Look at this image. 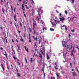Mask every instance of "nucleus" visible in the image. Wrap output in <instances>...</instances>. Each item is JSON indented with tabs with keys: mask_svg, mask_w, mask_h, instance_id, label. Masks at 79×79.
<instances>
[{
	"mask_svg": "<svg viewBox=\"0 0 79 79\" xmlns=\"http://www.w3.org/2000/svg\"><path fill=\"white\" fill-rule=\"evenodd\" d=\"M65 42L64 41H63L62 42V45L64 47H66V49L67 50V52H69V51L67 50H70L71 49V48H73V51L72 52V54L71 56H72L73 55V57H74V54H73V53H74V47H73V45L72 44L71 46H69L68 45H65L64 44H65Z\"/></svg>",
	"mask_w": 79,
	"mask_h": 79,
	"instance_id": "obj_1",
	"label": "nucleus"
},
{
	"mask_svg": "<svg viewBox=\"0 0 79 79\" xmlns=\"http://www.w3.org/2000/svg\"><path fill=\"white\" fill-rule=\"evenodd\" d=\"M51 23L52 25V27H55L56 24H58V23L60 24L59 20H56L57 19L56 17H55L53 19L52 18Z\"/></svg>",
	"mask_w": 79,
	"mask_h": 79,
	"instance_id": "obj_2",
	"label": "nucleus"
},
{
	"mask_svg": "<svg viewBox=\"0 0 79 79\" xmlns=\"http://www.w3.org/2000/svg\"><path fill=\"white\" fill-rule=\"evenodd\" d=\"M38 13L39 16H36V19L38 22H39L40 19H41V15H42L43 13V11L40 8H39L38 9Z\"/></svg>",
	"mask_w": 79,
	"mask_h": 79,
	"instance_id": "obj_3",
	"label": "nucleus"
},
{
	"mask_svg": "<svg viewBox=\"0 0 79 79\" xmlns=\"http://www.w3.org/2000/svg\"><path fill=\"white\" fill-rule=\"evenodd\" d=\"M33 30L35 29V25H36V23L35 22V21L34 20V19H33Z\"/></svg>",
	"mask_w": 79,
	"mask_h": 79,
	"instance_id": "obj_4",
	"label": "nucleus"
},
{
	"mask_svg": "<svg viewBox=\"0 0 79 79\" xmlns=\"http://www.w3.org/2000/svg\"><path fill=\"white\" fill-rule=\"evenodd\" d=\"M37 53H38L39 55H40L39 57H40V58H41V60L40 61V63H42L41 61L42 60V54H40V52H38Z\"/></svg>",
	"mask_w": 79,
	"mask_h": 79,
	"instance_id": "obj_5",
	"label": "nucleus"
},
{
	"mask_svg": "<svg viewBox=\"0 0 79 79\" xmlns=\"http://www.w3.org/2000/svg\"><path fill=\"white\" fill-rule=\"evenodd\" d=\"M59 19H60V21H61L62 22L64 21L65 20V18L63 16L62 18H59Z\"/></svg>",
	"mask_w": 79,
	"mask_h": 79,
	"instance_id": "obj_6",
	"label": "nucleus"
},
{
	"mask_svg": "<svg viewBox=\"0 0 79 79\" xmlns=\"http://www.w3.org/2000/svg\"><path fill=\"white\" fill-rule=\"evenodd\" d=\"M64 58H66V55L67 52L64 49Z\"/></svg>",
	"mask_w": 79,
	"mask_h": 79,
	"instance_id": "obj_7",
	"label": "nucleus"
},
{
	"mask_svg": "<svg viewBox=\"0 0 79 79\" xmlns=\"http://www.w3.org/2000/svg\"><path fill=\"white\" fill-rule=\"evenodd\" d=\"M56 74L57 76V77L58 79H60V73H56Z\"/></svg>",
	"mask_w": 79,
	"mask_h": 79,
	"instance_id": "obj_8",
	"label": "nucleus"
},
{
	"mask_svg": "<svg viewBox=\"0 0 79 79\" xmlns=\"http://www.w3.org/2000/svg\"><path fill=\"white\" fill-rule=\"evenodd\" d=\"M72 74H73V76H76L77 75L76 74V72H74Z\"/></svg>",
	"mask_w": 79,
	"mask_h": 79,
	"instance_id": "obj_9",
	"label": "nucleus"
},
{
	"mask_svg": "<svg viewBox=\"0 0 79 79\" xmlns=\"http://www.w3.org/2000/svg\"><path fill=\"white\" fill-rule=\"evenodd\" d=\"M24 48L25 49L26 51H27V52H29V51H28V48H26V46L24 47Z\"/></svg>",
	"mask_w": 79,
	"mask_h": 79,
	"instance_id": "obj_10",
	"label": "nucleus"
},
{
	"mask_svg": "<svg viewBox=\"0 0 79 79\" xmlns=\"http://www.w3.org/2000/svg\"><path fill=\"white\" fill-rule=\"evenodd\" d=\"M55 64L56 65V66H55V69H56L57 70V69H58V68H58V66H57V65H56V63H55Z\"/></svg>",
	"mask_w": 79,
	"mask_h": 79,
	"instance_id": "obj_11",
	"label": "nucleus"
},
{
	"mask_svg": "<svg viewBox=\"0 0 79 79\" xmlns=\"http://www.w3.org/2000/svg\"><path fill=\"white\" fill-rule=\"evenodd\" d=\"M4 55H5L6 57L7 58V54H6V51H4Z\"/></svg>",
	"mask_w": 79,
	"mask_h": 79,
	"instance_id": "obj_12",
	"label": "nucleus"
},
{
	"mask_svg": "<svg viewBox=\"0 0 79 79\" xmlns=\"http://www.w3.org/2000/svg\"><path fill=\"white\" fill-rule=\"evenodd\" d=\"M22 9H23V11H24V4H22Z\"/></svg>",
	"mask_w": 79,
	"mask_h": 79,
	"instance_id": "obj_13",
	"label": "nucleus"
},
{
	"mask_svg": "<svg viewBox=\"0 0 79 79\" xmlns=\"http://www.w3.org/2000/svg\"><path fill=\"white\" fill-rule=\"evenodd\" d=\"M1 66L2 67V68L3 71H5V70H4V67H3V65L2 64H1Z\"/></svg>",
	"mask_w": 79,
	"mask_h": 79,
	"instance_id": "obj_14",
	"label": "nucleus"
},
{
	"mask_svg": "<svg viewBox=\"0 0 79 79\" xmlns=\"http://www.w3.org/2000/svg\"><path fill=\"white\" fill-rule=\"evenodd\" d=\"M20 37L21 38V39H20V40H21V41H22V42H23V41H24V40H23V38L22 37V36H20Z\"/></svg>",
	"mask_w": 79,
	"mask_h": 79,
	"instance_id": "obj_15",
	"label": "nucleus"
},
{
	"mask_svg": "<svg viewBox=\"0 0 79 79\" xmlns=\"http://www.w3.org/2000/svg\"><path fill=\"white\" fill-rule=\"evenodd\" d=\"M47 60H48V59H49V56H48V54H47Z\"/></svg>",
	"mask_w": 79,
	"mask_h": 79,
	"instance_id": "obj_16",
	"label": "nucleus"
},
{
	"mask_svg": "<svg viewBox=\"0 0 79 79\" xmlns=\"http://www.w3.org/2000/svg\"><path fill=\"white\" fill-rule=\"evenodd\" d=\"M18 63V64H19V65H20V63H19V60H18V61H17Z\"/></svg>",
	"mask_w": 79,
	"mask_h": 79,
	"instance_id": "obj_17",
	"label": "nucleus"
},
{
	"mask_svg": "<svg viewBox=\"0 0 79 79\" xmlns=\"http://www.w3.org/2000/svg\"><path fill=\"white\" fill-rule=\"evenodd\" d=\"M31 4L32 5H34V1H33V0H31Z\"/></svg>",
	"mask_w": 79,
	"mask_h": 79,
	"instance_id": "obj_18",
	"label": "nucleus"
},
{
	"mask_svg": "<svg viewBox=\"0 0 79 79\" xmlns=\"http://www.w3.org/2000/svg\"><path fill=\"white\" fill-rule=\"evenodd\" d=\"M28 29H29V31H30L31 32H32V29H31V28H30V27Z\"/></svg>",
	"mask_w": 79,
	"mask_h": 79,
	"instance_id": "obj_19",
	"label": "nucleus"
},
{
	"mask_svg": "<svg viewBox=\"0 0 79 79\" xmlns=\"http://www.w3.org/2000/svg\"><path fill=\"white\" fill-rule=\"evenodd\" d=\"M14 24L16 27V28H17V27H18V26L16 25V23H15Z\"/></svg>",
	"mask_w": 79,
	"mask_h": 79,
	"instance_id": "obj_20",
	"label": "nucleus"
},
{
	"mask_svg": "<svg viewBox=\"0 0 79 79\" xmlns=\"http://www.w3.org/2000/svg\"><path fill=\"white\" fill-rule=\"evenodd\" d=\"M50 31H54V29L53 28H50Z\"/></svg>",
	"mask_w": 79,
	"mask_h": 79,
	"instance_id": "obj_21",
	"label": "nucleus"
},
{
	"mask_svg": "<svg viewBox=\"0 0 79 79\" xmlns=\"http://www.w3.org/2000/svg\"><path fill=\"white\" fill-rule=\"evenodd\" d=\"M2 11H3V13H5V11H4V9L3 8H2Z\"/></svg>",
	"mask_w": 79,
	"mask_h": 79,
	"instance_id": "obj_22",
	"label": "nucleus"
},
{
	"mask_svg": "<svg viewBox=\"0 0 79 79\" xmlns=\"http://www.w3.org/2000/svg\"><path fill=\"white\" fill-rule=\"evenodd\" d=\"M40 23H42L43 24H44V21L41 20V21L40 22Z\"/></svg>",
	"mask_w": 79,
	"mask_h": 79,
	"instance_id": "obj_23",
	"label": "nucleus"
},
{
	"mask_svg": "<svg viewBox=\"0 0 79 79\" xmlns=\"http://www.w3.org/2000/svg\"><path fill=\"white\" fill-rule=\"evenodd\" d=\"M40 50L41 52L42 53V54H43V55H44V53H43V51H42V50H41V49Z\"/></svg>",
	"mask_w": 79,
	"mask_h": 79,
	"instance_id": "obj_24",
	"label": "nucleus"
},
{
	"mask_svg": "<svg viewBox=\"0 0 79 79\" xmlns=\"http://www.w3.org/2000/svg\"><path fill=\"white\" fill-rule=\"evenodd\" d=\"M25 6L26 7V8H27V9H29V7L27 6V5H25Z\"/></svg>",
	"mask_w": 79,
	"mask_h": 79,
	"instance_id": "obj_25",
	"label": "nucleus"
},
{
	"mask_svg": "<svg viewBox=\"0 0 79 79\" xmlns=\"http://www.w3.org/2000/svg\"><path fill=\"white\" fill-rule=\"evenodd\" d=\"M44 68H45V67L44 66L43 68L42 69V71H44Z\"/></svg>",
	"mask_w": 79,
	"mask_h": 79,
	"instance_id": "obj_26",
	"label": "nucleus"
},
{
	"mask_svg": "<svg viewBox=\"0 0 79 79\" xmlns=\"http://www.w3.org/2000/svg\"><path fill=\"white\" fill-rule=\"evenodd\" d=\"M19 24L20 25V26H22V23H21V22H19Z\"/></svg>",
	"mask_w": 79,
	"mask_h": 79,
	"instance_id": "obj_27",
	"label": "nucleus"
},
{
	"mask_svg": "<svg viewBox=\"0 0 79 79\" xmlns=\"http://www.w3.org/2000/svg\"><path fill=\"white\" fill-rule=\"evenodd\" d=\"M45 30H47V28H45V27L43 28V31H44V30H45Z\"/></svg>",
	"mask_w": 79,
	"mask_h": 79,
	"instance_id": "obj_28",
	"label": "nucleus"
},
{
	"mask_svg": "<svg viewBox=\"0 0 79 79\" xmlns=\"http://www.w3.org/2000/svg\"><path fill=\"white\" fill-rule=\"evenodd\" d=\"M65 13L66 14V15H67L68 14V11H67L66 10L65 11Z\"/></svg>",
	"mask_w": 79,
	"mask_h": 79,
	"instance_id": "obj_29",
	"label": "nucleus"
},
{
	"mask_svg": "<svg viewBox=\"0 0 79 79\" xmlns=\"http://www.w3.org/2000/svg\"><path fill=\"white\" fill-rule=\"evenodd\" d=\"M17 47H18V49H19V50H20V48H19V45H18Z\"/></svg>",
	"mask_w": 79,
	"mask_h": 79,
	"instance_id": "obj_30",
	"label": "nucleus"
},
{
	"mask_svg": "<svg viewBox=\"0 0 79 79\" xmlns=\"http://www.w3.org/2000/svg\"><path fill=\"white\" fill-rule=\"evenodd\" d=\"M13 58L14 60H16V59H17V58H16V57H15L14 56H13Z\"/></svg>",
	"mask_w": 79,
	"mask_h": 79,
	"instance_id": "obj_31",
	"label": "nucleus"
},
{
	"mask_svg": "<svg viewBox=\"0 0 79 79\" xmlns=\"http://www.w3.org/2000/svg\"><path fill=\"white\" fill-rule=\"evenodd\" d=\"M17 74L18 77H19V76H20V74H19V73H17Z\"/></svg>",
	"mask_w": 79,
	"mask_h": 79,
	"instance_id": "obj_32",
	"label": "nucleus"
},
{
	"mask_svg": "<svg viewBox=\"0 0 79 79\" xmlns=\"http://www.w3.org/2000/svg\"><path fill=\"white\" fill-rule=\"evenodd\" d=\"M24 38H26V34L24 33Z\"/></svg>",
	"mask_w": 79,
	"mask_h": 79,
	"instance_id": "obj_33",
	"label": "nucleus"
},
{
	"mask_svg": "<svg viewBox=\"0 0 79 79\" xmlns=\"http://www.w3.org/2000/svg\"><path fill=\"white\" fill-rule=\"evenodd\" d=\"M31 63H32V58H31Z\"/></svg>",
	"mask_w": 79,
	"mask_h": 79,
	"instance_id": "obj_34",
	"label": "nucleus"
},
{
	"mask_svg": "<svg viewBox=\"0 0 79 79\" xmlns=\"http://www.w3.org/2000/svg\"><path fill=\"white\" fill-rule=\"evenodd\" d=\"M34 34H36V31H35V28L34 29Z\"/></svg>",
	"mask_w": 79,
	"mask_h": 79,
	"instance_id": "obj_35",
	"label": "nucleus"
},
{
	"mask_svg": "<svg viewBox=\"0 0 79 79\" xmlns=\"http://www.w3.org/2000/svg\"><path fill=\"white\" fill-rule=\"evenodd\" d=\"M25 61H26V63H27V59H26V58H25Z\"/></svg>",
	"mask_w": 79,
	"mask_h": 79,
	"instance_id": "obj_36",
	"label": "nucleus"
},
{
	"mask_svg": "<svg viewBox=\"0 0 79 79\" xmlns=\"http://www.w3.org/2000/svg\"><path fill=\"white\" fill-rule=\"evenodd\" d=\"M37 37L35 39L34 38V40H36V41H37Z\"/></svg>",
	"mask_w": 79,
	"mask_h": 79,
	"instance_id": "obj_37",
	"label": "nucleus"
},
{
	"mask_svg": "<svg viewBox=\"0 0 79 79\" xmlns=\"http://www.w3.org/2000/svg\"><path fill=\"white\" fill-rule=\"evenodd\" d=\"M72 3H74V0H71Z\"/></svg>",
	"mask_w": 79,
	"mask_h": 79,
	"instance_id": "obj_38",
	"label": "nucleus"
},
{
	"mask_svg": "<svg viewBox=\"0 0 79 79\" xmlns=\"http://www.w3.org/2000/svg\"><path fill=\"white\" fill-rule=\"evenodd\" d=\"M71 31L72 32H74V30H71Z\"/></svg>",
	"mask_w": 79,
	"mask_h": 79,
	"instance_id": "obj_39",
	"label": "nucleus"
},
{
	"mask_svg": "<svg viewBox=\"0 0 79 79\" xmlns=\"http://www.w3.org/2000/svg\"><path fill=\"white\" fill-rule=\"evenodd\" d=\"M62 14H61V13H60L59 15L60 16H62Z\"/></svg>",
	"mask_w": 79,
	"mask_h": 79,
	"instance_id": "obj_40",
	"label": "nucleus"
},
{
	"mask_svg": "<svg viewBox=\"0 0 79 79\" xmlns=\"http://www.w3.org/2000/svg\"><path fill=\"white\" fill-rule=\"evenodd\" d=\"M24 16H25V18H26V15L25 14H24Z\"/></svg>",
	"mask_w": 79,
	"mask_h": 79,
	"instance_id": "obj_41",
	"label": "nucleus"
},
{
	"mask_svg": "<svg viewBox=\"0 0 79 79\" xmlns=\"http://www.w3.org/2000/svg\"><path fill=\"white\" fill-rule=\"evenodd\" d=\"M16 15H14V18H16Z\"/></svg>",
	"mask_w": 79,
	"mask_h": 79,
	"instance_id": "obj_42",
	"label": "nucleus"
},
{
	"mask_svg": "<svg viewBox=\"0 0 79 79\" xmlns=\"http://www.w3.org/2000/svg\"><path fill=\"white\" fill-rule=\"evenodd\" d=\"M17 50L18 52H19V49H17Z\"/></svg>",
	"mask_w": 79,
	"mask_h": 79,
	"instance_id": "obj_43",
	"label": "nucleus"
},
{
	"mask_svg": "<svg viewBox=\"0 0 79 79\" xmlns=\"http://www.w3.org/2000/svg\"><path fill=\"white\" fill-rule=\"evenodd\" d=\"M14 19L15 21H17V19H16V18H15Z\"/></svg>",
	"mask_w": 79,
	"mask_h": 79,
	"instance_id": "obj_44",
	"label": "nucleus"
},
{
	"mask_svg": "<svg viewBox=\"0 0 79 79\" xmlns=\"http://www.w3.org/2000/svg\"><path fill=\"white\" fill-rule=\"evenodd\" d=\"M6 38V43H7L8 42L7 41V40L6 39V38Z\"/></svg>",
	"mask_w": 79,
	"mask_h": 79,
	"instance_id": "obj_45",
	"label": "nucleus"
},
{
	"mask_svg": "<svg viewBox=\"0 0 79 79\" xmlns=\"http://www.w3.org/2000/svg\"><path fill=\"white\" fill-rule=\"evenodd\" d=\"M44 53H45V48H44Z\"/></svg>",
	"mask_w": 79,
	"mask_h": 79,
	"instance_id": "obj_46",
	"label": "nucleus"
},
{
	"mask_svg": "<svg viewBox=\"0 0 79 79\" xmlns=\"http://www.w3.org/2000/svg\"><path fill=\"white\" fill-rule=\"evenodd\" d=\"M11 10H13V7H12V6H11Z\"/></svg>",
	"mask_w": 79,
	"mask_h": 79,
	"instance_id": "obj_47",
	"label": "nucleus"
},
{
	"mask_svg": "<svg viewBox=\"0 0 79 79\" xmlns=\"http://www.w3.org/2000/svg\"><path fill=\"white\" fill-rule=\"evenodd\" d=\"M56 12L57 13H59V12L58 11V10H56Z\"/></svg>",
	"mask_w": 79,
	"mask_h": 79,
	"instance_id": "obj_48",
	"label": "nucleus"
},
{
	"mask_svg": "<svg viewBox=\"0 0 79 79\" xmlns=\"http://www.w3.org/2000/svg\"><path fill=\"white\" fill-rule=\"evenodd\" d=\"M0 28H1L2 30L3 29V27H0Z\"/></svg>",
	"mask_w": 79,
	"mask_h": 79,
	"instance_id": "obj_49",
	"label": "nucleus"
},
{
	"mask_svg": "<svg viewBox=\"0 0 79 79\" xmlns=\"http://www.w3.org/2000/svg\"><path fill=\"white\" fill-rule=\"evenodd\" d=\"M0 49H1V50H3V48H2L1 47Z\"/></svg>",
	"mask_w": 79,
	"mask_h": 79,
	"instance_id": "obj_50",
	"label": "nucleus"
},
{
	"mask_svg": "<svg viewBox=\"0 0 79 79\" xmlns=\"http://www.w3.org/2000/svg\"><path fill=\"white\" fill-rule=\"evenodd\" d=\"M62 27H66V26H65V25H63V26H62Z\"/></svg>",
	"mask_w": 79,
	"mask_h": 79,
	"instance_id": "obj_51",
	"label": "nucleus"
},
{
	"mask_svg": "<svg viewBox=\"0 0 79 79\" xmlns=\"http://www.w3.org/2000/svg\"><path fill=\"white\" fill-rule=\"evenodd\" d=\"M70 66L71 67H72V63H70Z\"/></svg>",
	"mask_w": 79,
	"mask_h": 79,
	"instance_id": "obj_52",
	"label": "nucleus"
},
{
	"mask_svg": "<svg viewBox=\"0 0 79 79\" xmlns=\"http://www.w3.org/2000/svg\"><path fill=\"white\" fill-rule=\"evenodd\" d=\"M12 42H13V43L14 42V40H13L12 39Z\"/></svg>",
	"mask_w": 79,
	"mask_h": 79,
	"instance_id": "obj_53",
	"label": "nucleus"
},
{
	"mask_svg": "<svg viewBox=\"0 0 79 79\" xmlns=\"http://www.w3.org/2000/svg\"><path fill=\"white\" fill-rule=\"evenodd\" d=\"M69 37H71V35H70L69 34Z\"/></svg>",
	"mask_w": 79,
	"mask_h": 79,
	"instance_id": "obj_54",
	"label": "nucleus"
},
{
	"mask_svg": "<svg viewBox=\"0 0 79 79\" xmlns=\"http://www.w3.org/2000/svg\"><path fill=\"white\" fill-rule=\"evenodd\" d=\"M15 10H16V9H14V12H15Z\"/></svg>",
	"mask_w": 79,
	"mask_h": 79,
	"instance_id": "obj_55",
	"label": "nucleus"
},
{
	"mask_svg": "<svg viewBox=\"0 0 79 79\" xmlns=\"http://www.w3.org/2000/svg\"><path fill=\"white\" fill-rule=\"evenodd\" d=\"M6 63H7V67H8V63L7 62Z\"/></svg>",
	"mask_w": 79,
	"mask_h": 79,
	"instance_id": "obj_56",
	"label": "nucleus"
},
{
	"mask_svg": "<svg viewBox=\"0 0 79 79\" xmlns=\"http://www.w3.org/2000/svg\"><path fill=\"white\" fill-rule=\"evenodd\" d=\"M29 39H31V36H29Z\"/></svg>",
	"mask_w": 79,
	"mask_h": 79,
	"instance_id": "obj_57",
	"label": "nucleus"
},
{
	"mask_svg": "<svg viewBox=\"0 0 79 79\" xmlns=\"http://www.w3.org/2000/svg\"><path fill=\"white\" fill-rule=\"evenodd\" d=\"M31 39H29V42H31Z\"/></svg>",
	"mask_w": 79,
	"mask_h": 79,
	"instance_id": "obj_58",
	"label": "nucleus"
},
{
	"mask_svg": "<svg viewBox=\"0 0 79 79\" xmlns=\"http://www.w3.org/2000/svg\"><path fill=\"white\" fill-rule=\"evenodd\" d=\"M33 38H34V39H35V37L34 36H33Z\"/></svg>",
	"mask_w": 79,
	"mask_h": 79,
	"instance_id": "obj_59",
	"label": "nucleus"
},
{
	"mask_svg": "<svg viewBox=\"0 0 79 79\" xmlns=\"http://www.w3.org/2000/svg\"><path fill=\"white\" fill-rule=\"evenodd\" d=\"M77 48H78V49H79V48L77 47Z\"/></svg>",
	"mask_w": 79,
	"mask_h": 79,
	"instance_id": "obj_60",
	"label": "nucleus"
},
{
	"mask_svg": "<svg viewBox=\"0 0 79 79\" xmlns=\"http://www.w3.org/2000/svg\"><path fill=\"white\" fill-rule=\"evenodd\" d=\"M7 67V68L8 69H9V68L8 67V66Z\"/></svg>",
	"mask_w": 79,
	"mask_h": 79,
	"instance_id": "obj_61",
	"label": "nucleus"
},
{
	"mask_svg": "<svg viewBox=\"0 0 79 79\" xmlns=\"http://www.w3.org/2000/svg\"><path fill=\"white\" fill-rule=\"evenodd\" d=\"M16 42H17L18 43V40H16Z\"/></svg>",
	"mask_w": 79,
	"mask_h": 79,
	"instance_id": "obj_62",
	"label": "nucleus"
},
{
	"mask_svg": "<svg viewBox=\"0 0 79 79\" xmlns=\"http://www.w3.org/2000/svg\"><path fill=\"white\" fill-rule=\"evenodd\" d=\"M10 24H12V22L11 21H10Z\"/></svg>",
	"mask_w": 79,
	"mask_h": 79,
	"instance_id": "obj_63",
	"label": "nucleus"
},
{
	"mask_svg": "<svg viewBox=\"0 0 79 79\" xmlns=\"http://www.w3.org/2000/svg\"><path fill=\"white\" fill-rule=\"evenodd\" d=\"M1 1L2 2H3L2 0H1Z\"/></svg>",
	"mask_w": 79,
	"mask_h": 79,
	"instance_id": "obj_64",
	"label": "nucleus"
}]
</instances>
